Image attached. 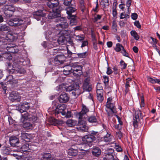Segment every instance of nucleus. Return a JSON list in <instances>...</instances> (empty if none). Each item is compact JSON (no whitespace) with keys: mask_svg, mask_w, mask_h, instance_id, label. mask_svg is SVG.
Listing matches in <instances>:
<instances>
[{"mask_svg":"<svg viewBox=\"0 0 160 160\" xmlns=\"http://www.w3.org/2000/svg\"><path fill=\"white\" fill-rule=\"evenodd\" d=\"M66 124L69 127H73L77 124V121L74 120L68 119L67 121Z\"/></svg>","mask_w":160,"mask_h":160,"instance_id":"34","label":"nucleus"},{"mask_svg":"<svg viewBox=\"0 0 160 160\" xmlns=\"http://www.w3.org/2000/svg\"><path fill=\"white\" fill-rule=\"evenodd\" d=\"M143 115L140 110L138 109L135 112V115L133 118V124L134 128H137L141 126L143 122Z\"/></svg>","mask_w":160,"mask_h":160,"instance_id":"3","label":"nucleus"},{"mask_svg":"<svg viewBox=\"0 0 160 160\" xmlns=\"http://www.w3.org/2000/svg\"><path fill=\"white\" fill-rule=\"evenodd\" d=\"M9 29V27L5 24H0V31H7Z\"/></svg>","mask_w":160,"mask_h":160,"instance_id":"42","label":"nucleus"},{"mask_svg":"<svg viewBox=\"0 0 160 160\" xmlns=\"http://www.w3.org/2000/svg\"><path fill=\"white\" fill-rule=\"evenodd\" d=\"M84 36L83 35H78L76 36V39L80 42L84 40Z\"/></svg>","mask_w":160,"mask_h":160,"instance_id":"49","label":"nucleus"},{"mask_svg":"<svg viewBox=\"0 0 160 160\" xmlns=\"http://www.w3.org/2000/svg\"><path fill=\"white\" fill-rule=\"evenodd\" d=\"M23 20L18 18H15L12 19L14 23V27L19 26L21 25L26 23L27 21L29 20L28 18H23Z\"/></svg>","mask_w":160,"mask_h":160,"instance_id":"15","label":"nucleus"},{"mask_svg":"<svg viewBox=\"0 0 160 160\" xmlns=\"http://www.w3.org/2000/svg\"><path fill=\"white\" fill-rule=\"evenodd\" d=\"M96 138L92 135H88L84 136L82 138L83 142L86 144L89 145V143L95 140Z\"/></svg>","mask_w":160,"mask_h":160,"instance_id":"14","label":"nucleus"},{"mask_svg":"<svg viewBox=\"0 0 160 160\" xmlns=\"http://www.w3.org/2000/svg\"><path fill=\"white\" fill-rule=\"evenodd\" d=\"M92 153L93 155L98 156L101 154V151L99 148L96 147L93 148Z\"/></svg>","mask_w":160,"mask_h":160,"instance_id":"32","label":"nucleus"},{"mask_svg":"<svg viewBox=\"0 0 160 160\" xmlns=\"http://www.w3.org/2000/svg\"><path fill=\"white\" fill-rule=\"evenodd\" d=\"M60 15V10L58 8H56L55 9H51V11L48 15V18L49 19H52L59 17Z\"/></svg>","mask_w":160,"mask_h":160,"instance_id":"11","label":"nucleus"},{"mask_svg":"<svg viewBox=\"0 0 160 160\" xmlns=\"http://www.w3.org/2000/svg\"><path fill=\"white\" fill-rule=\"evenodd\" d=\"M117 3H113L112 9V14L113 15V16L114 17H115L117 16V12L116 10V8L117 6Z\"/></svg>","mask_w":160,"mask_h":160,"instance_id":"40","label":"nucleus"},{"mask_svg":"<svg viewBox=\"0 0 160 160\" xmlns=\"http://www.w3.org/2000/svg\"><path fill=\"white\" fill-rule=\"evenodd\" d=\"M140 105L141 108L142 109L145 105L144 102V99L143 97H141V102H140Z\"/></svg>","mask_w":160,"mask_h":160,"instance_id":"61","label":"nucleus"},{"mask_svg":"<svg viewBox=\"0 0 160 160\" xmlns=\"http://www.w3.org/2000/svg\"><path fill=\"white\" fill-rule=\"evenodd\" d=\"M120 65L122 67V69H125L127 66V64L122 60H121L120 62Z\"/></svg>","mask_w":160,"mask_h":160,"instance_id":"51","label":"nucleus"},{"mask_svg":"<svg viewBox=\"0 0 160 160\" xmlns=\"http://www.w3.org/2000/svg\"><path fill=\"white\" fill-rule=\"evenodd\" d=\"M9 100L12 102H19L21 97L19 93L16 91H13L10 93L8 97Z\"/></svg>","mask_w":160,"mask_h":160,"instance_id":"7","label":"nucleus"},{"mask_svg":"<svg viewBox=\"0 0 160 160\" xmlns=\"http://www.w3.org/2000/svg\"><path fill=\"white\" fill-rule=\"evenodd\" d=\"M10 148L7 147H5L3 149V153L8 155L9 154L10 151Z\"/></svg>","mask_w":160,"mask_h":160,"instance_id":"57","label":"nucleus"},{"mask_svg":"<svg viewBox=\"0 0 160 160\" xmlns=\"http://www.w3.org/2000/svg\"><path fill=\"white\" fill-rule=\"evenodd\" d=\"M88 122L92 123H93L94 125L98 124V118L95 116H91L88 118Z\"/></svg>","mask_w":160,"mask_h":160,"instance_id":"26","label":"nucleus"},{"mask_svg":"<svg viewBox=\"0 0 160 160\" xmlns=\"http://www.w3.org/2000/svg\"><path fill=\"white\" fill-rule=\"evenodd\" d=\"M132 0H127L126 1V5L128 8V10H129V7L131 5Z\"/></svg>","mask_w":160,"mask_h":160,"instance_id":"62","label":"nucleus"},{"mask_svg":"<svg viewBox=\"0 0 160 160\" xmlns=\"http://www.w3.org/2000/svg\"><path fill=\"white\" fill-rule=\"evenodd\" d=\"M112 29H115L116 31H117V24L115 20L112 21Z\"/></svg>","mask_w":160,"mask_h":160,"instance_id":"60","label":"nucleus"},{"mask_svg":"<svg viewBox=\"0 0 160 160\" xmlns=\"http://www.w3.org/2000/svg\"><path fill=\"white\" fill-rule=\"evenodd\" d=\"M65 57L63 54L57 55L54 59V61L56 64H60L63 63L65 60Z\"/></svg>","mask_w":160,"mask_h":160,"instance_id":"18","label":"nucleus"},{"mask_svg":"<svg viewBox=\"0 0 160 160\" xmlns=\"http://www.w3.org/2000/svg\"><path fill=\"white\" fill-rule=\"evenodd\" d=\"M114 143L115 144V148L116 151L118 152H122V149L121 147L119 145H118L116 143Z\"/></svg>","mask_w":160,"mask_h":160,"instance_id":"52","label":"nucleus"},{"mask_svg":"<svg viewBox=\"0 0 160 160\" xmlns=\"http://www.w3.org/2000/svg\"><path fill=\"white\" fill-rule=\"evenodd\" d=\"M82 108L81 111L80 112L78 115V118L80 119L83 118V117L85 115L87 112L89 111L88 108L86 107L85 105L82 104Z\"/></svg>","mask_w":160,"mask_h":160,"instance_id":"24","label":"nucleus"},{"mask_svg":"<svg viewBox=\"0 0 160 160\" xmlns=\"http://www.w3.org/2000/svg\"><path fill=\"white\" fill-rule=\"evenodd\" d=\"M46 37L47 38L52 39L54 40V38L58 36V38L57 41L60 45H63L65 42V38L63 33L62 31H59L56 30L55 28H52L51 30H49L45 33Z\"/></svg>","mask_w":160,"mask_h":160,"instance_id":"1","label":"nucleus"},{"mask_svg":"<svg viewBox=\"0 0 160 160\" xmlns=\"http://www.w3.org/2000/svg\"><path fill=\"white\" fill-rule=\"evenodd\" d=\"M100 4L105 7L108 5V0H101Z\"/></svg>","mask_w":160,"mask_h":160,"instance_id":"53","label":"nucleus"},{"mask_svg":"<svg viewBox=\"0 0 160 160\" xmlns=\"http://www.w3.org/2000/svg\"><path fill=\"white\" fill-rule=\"evenodd\" d=\"M64 88H65V85L62 84L57 87L56 90L60 92H62L64 90Z\"/></svg>","mask_w":160,"mask_h":160,"instance_id":"48","label":"nucleus"},{"mask_svg":"<svg viewBox=\"0 0 160 160\" xmlns=\"http://www.w3.org/2000/svg\"><path fill=\"white\" fill-rule=\"evenodd\" d=\"M103 160H114V158L113 155H104Z\"/></svg>","mask_w":160,"mask_h":160,"instance_id":"47","label":"nucleus"},{"mask_svg":"<svg viewBox=\"0 0 160 160\" xmlns=\"http://www.w3.org/2000/svg\"><path fill=\"white\" fill-rule=\"evenodd\" d=\"M134 24V25L138 28L140 29L141 28V26L138 21H135Z\"/></svg>","mask_w":160,"mask_h":160,"instance_id":"63","label":"nucleus"},{"mask_svg":"<svg viewBox=\"0 0 160 160\" xmlns=\"http://www.w3.org/2000/svg\"><path fill=\"white\" fill-rule=\"evenodd\" d=\"M114 152V150L112 148H108L105 150L104 152V155H113Z\"/></svg>","mask_w":160,"mask_h":160,"instance_id":"39","label":"nucleus"},{"mask_svg":"<svg viewBox=\"0 0 160 160\" xmlns=\"http://www.w3.org/2000/svg\"><path fill=\"white\" fill-rule=\"evenodd\" d=\"M42 158L46 160H56L53 158L52 157L50 153H43L42 154Z\"/></svg>","mask_w":160,"mask_h":160,"instance_id":"28","label":"nucleus"},{"mask_svg":"<svg viewBox=\"0 0 160 160\" xmlns=\"http://www.w3.org/2000/svg\"><path fill=\"white\" fill-rule=\"evenodd\" d=\"M9 141L10 145L12 147L18 146L19 142L18 138L15 136L10 137Z\"/></svg>","mask_w":160,"mask_h":160,"instance_id":"22","label":"nucleus"},{"mask_svg":"<svg viewBox=\"0 0 160 160\" xmlns=\"http://www.w3.org/2000/svg\"><path fill=\"white\" fill-rule=\"evenodd\" d=\"M23 125V127L27 129H28L32 128L33 126V124L31 123L30 122H24Z\"/></svg>","mask_w":160,"mask_h":160,"instance_id":"35","label":"nucleus"},{"mask_svg":"<svg viewBox=\"0 0 160 160\" xmlns=\"http://www.w3.org/2000/svg\"><path fill=\"white\" fill-rule=\"evenodd\" d=\"M59 2L58 1H55V3L52 2H47V5L48 7L51 9H55L56 8H57Z\"/></svg>","mask_w":160,"mask_h":160,"instance_id":"30","label":"nucleus"},{"mask_svg":"<svg viewBox=\"0 0 160 160\" xmlns=\"http://www.w3.org/2000/svg\"><path fill=\"white\" fill-rule=\"evenodd\" d=\"M5 80L8 84H12L14 82L13 78L12 75H10L7 76Z\"/></svg>","mask_w":160,"mask_h":160,"instance_id":"36","label":"nucleus"},{"mask_svg":"<svg viewBox=\"0 0 160 160\" xmlns=\"http://www.w3.org/2000/svg\"><path fill=\"white\" fill-rule=\"evenodd\" d=\"M63 68L64 69H65L68 71L70 72L71 73L72 72V66H71L70 65H67L66 66H65L63 67Z\"/></svg>","mask_w":160,"mask_h":160,"instance_id":"54","label":"nucleus"},{"mask_svg":"<svg viewBox=\"0 0 160 160\" xmlns=\"http://www.w3.org/2000/svg\"><path fill=\"white\" fill-rule=\"evenodd\" d=\"M69 98L68 95L65 93H62L58 98V100L61 103H64L68 102Z\"/></svg>","mask_w":160,"mask_h":160,"instance_id":"21","label":"nucleus"},{"mask_svg":"<svg viewBox=\"0 0 160 160\" xmlns=\"http://www.w3.org/2000/svg\"><path fill=\"white\" fill-rule=\"evenodd\" d=\"M66 106L64 104L58 105L55 111V116L58 117V115L61 113L62 115H64L66 114Z\"/></svg>","mask_w":160,"mask_h":160,"instance_id":"8","label":"nucleus"},{"mask_svg":"<svg viewBox=\"0 0 160 160\" xmlns=\"http://www.w3.org/2000/svg\"><path fill=\"white\" fill-rule=\"evenodd\" d=\"M121 53L123 55V56L128 58L129 57L128 53L126 52V50L124 49V48L122 49V50L121 51Z\"/></svg>","mask_w":160,"mask_h":160,"instance_id":"56","label":"nucleus"},{"mask_svg":"<svg viewBox=\"0 0 160 160\" xmlns=\"http://www.w3.org/2000/svg\"><path fill=\"white\" fill-rule=\"evenodd\" d=\"M63 79L62 77H59L55 81V83L59 84L63 82Z\"/></svg>","mask_w":160,"mask_h":160,"instance_id":"58","label":"nucleus"},{"mask_svg":"<svg viewBox=\"0 0 160 160\" xmlns=\"http://www.w3.org/2000/svg\"><path fill=\"white\" fill-rule=\"evenodd\" d=\"M65 19L66 18L65 17H59L57 19V20L61 22L57 25L56 28L57 29H55L56 31H62V33L67 31V30H63V29H68V24L66 22Z\"/></svg>","mask_w":160,"mask_h":160,"instance_id":"4","label":"nucleus"},{"mask_svg":"<svg viewBox=\"0 0 160 160\" xmlns=\"http://www.w3.org/2000/svg\"><path fill=\"white\" fill-rule=\"evenodd\" d=\"M147 78L148 81L150 83L152 84L155 83V79H153L152 78L149 77V76L147 77Z\"/></svg>","mask_w":160,"mask_h":160,"instance_id":"59","label":"nucleus"},{"mask_svg":"<svg viewBox=\"0 0 160 160\" xmlns=\"http://www.w3.org/2000/svg\"><path fill=\"white\" fill-rule=\"evenodd\" d=\"M25 113L22 114V118H21V121L22 123H24V122H25V120H29V116L30 114H29L28 113L25 111L24 112Z\"/></svg>","mask_w":160,"mask_h":160,"instance_id":"29","label":"nucleus"},{"mask_svg":"<svg viewBox=\"0 0 160 160\" xmlns=\"http://www.w3.org/2000/svg\"><path fill=\"white\" fill-rule=\"evenodd\" d=\"M97 99L100 102H102L104 99L103 97V90L102 87H97Z\"/></svg>","mask_w":160,"mask_h":160,"instance_id":"12","label":"nucleus"},{"mask_svg":"<svg viewBox=\"0 0 160 160\" xmlns=\"http://www.w3.org/2000/svg\"><path fill=\"white\" fill-rule=\"evenodd\" d=\"M105 106V110L108 118H111L114 114L117 113V111L115 103L112 102V98L109 97L108 98Z\"/></svg>","mask_w":160,"mask_h":160,"instance_id":"2","label":"nucleus"},{"mask_svg":"<svg viewBox=\"0 0 160 160\" xmlns=\"http://www.w3.org/2000/svg\"><path fill=\"white\" fill-rule=\"evenodd\" d=\"M88 54L87 52L82 53H78L77 54L78 57L79 58H85L88 55Z\"/></svg>","mask_w":160,"mask_h":160,"instance_id":"46","label":"nucleus"},{"mask_svg":"<svg viewBox=\"0 0 160 160\" xmlns=\"http://www.w3.org/2000/svg\"><path fill=\"white\" fill-rule=\"evenodd\" d=\"M82 88L84 91L90 92L92 89V86L90 83V78L88 77L84 80Z\"/></svg>","mask_w":160,"mask_h":160,"instance_id":"9","label":"nucleus"},{"mask_svg":"<svg viewBox=\"0 0 160 160\" xmlns=\"http://www.w3.org/2000/svg\"><path fill=\"white\" fill-rule=\"evenodd\" d=\"M33 15L34 18L38 21L40 20L41 17L45 16V14L43 13L42 11L41 10H38L34 12Z\"/></svg>","mask_w":160,"mask_h":160,"instance_id":"23","label":"nucleus"},{"mask_svg":"<svg viewBox=\"0 0 160 160\" xmlns=\"http://www.w3.org/2000/svg\"><path fill=\"white\" fill-rule=\"evenodd\" d=\"M8 121L10 125H15V121L11 117L9 116L8 117Z\"/></svg>","mask_w":160,"mask_h":160,"instance_id":"55","label":"nucleus"},{"mask_svg":"<svg viewBox=\"0 0 160 160\" xmlns=\"http://www.w3.org/2000/svg\"><path fill=\"white\" fill-rule=\"evenodd\" d=\"M21 137L22 139L24 140L26 142H30V135L27 133H21Z\"/></svg>","mask_w":160,"mask_h":160,"instance_id":"27","label":"nucleus"},{"mask_svg":"<svg viewBox=\"0 0 160 160\" xmlns=\"http://www.w3.org/2000/svg\"><path fill=\"white\" fill-rule=\"evenodd\" d=\"M29 121H32V122H37L38 121V118L35 115L30 114L29 116Z\"/></svg>","mask_w":160,"mask_h":160,"instance_id":"43","label":"nucleus"},{"mask_svg":"<svg viewBox=\"0 0 160 160\" xmlns=\"http://www.w3.org/2000/svg\"><path fill=\"white\" fill-rule=\"evenodd\" d=\"M5 9L8 10L13 12L15 10L14 6L12 5L6 6Z\"/></svg>","mask_w":160,"mask_h":160,"instance_id":"45","label":"nucleus"},{"mask_svg":"<svg viewBox=\"0 0 160 160\" xmlns=\"http://www.w3.org/2000/svg\"><path fill=\"white\" fill-rule=\"evenodd\" d=\"M72 0H64V4L66 6L70 5L71 3Z\"/></svg>","mask_w":160,"mask_h":160,"instance_id":"64","label":"nucleus"},{"mask_svg":"<svg viewBox=\"0 0 160 160\" xmlns=\"http://www.w3.org/2000/svg\"><path fill=\"white\" fill-rule=\"evenodd\" d=\"M65 89L68 92L72 91V94L75 96H78L81 93L79 85L77 84H72L67 87L65 86L64 90Z\"/></svg>","mask_w":160,"mask_h":160,"instance_id":"5","label":"nucleus"},{"mask_svg":"<svg viewBox=\"0 0 160 160\" xmlns=\"http://www.w3.org/2000/svg\"><path fill=\"white\" fill-rule=\"evenodd\" d=\"M3 57L4 58L8 59L9 60H12V57L10 53H5L3 54Z\"/></svg>","mask_w":160,"mask_h":160,"instance_id":"50","label":"nucleus"},{"mask_svg":"<svg viewBox=\"0 0 160 160\" xmlns=\"http://www.w3.org/2000/svg\"><path fill=\"white\" fill-rule=\"evenodd\" d=\"M82 67L81 66L78 65L77 64H74L72 65V71L74 74L78 75L82 74L81 71Z\"/></svg>","mask_w":160,"mask_h":160,"instance_id":"17","label":"nucleus"},{"mask_svg":"<svg viewBox=\"0 0 160 160\" xmlns=\"http://www.w3.org/2000/svg\"><path fill=\"white\" fill-rule=\"evenodd\" d=\"M66 10L68 15V16H69L71 15H73L72 14V13L76 11V9L74 8L68 7L66 8Z\"/></svg>","mask_w":160,"mask_h":160,"instance_id":"31","label":"nucleus"},{"mask_svg":"<svg viewBox=\"0 0 160 160\" xmlns=\"http://www.w3.org/2000/svg\"><path fill=\"white\" fill-rule=\"evenodd\" d=\"M5 48H6L7 51L10 53H17L18 51L17 47L14 44H8Z\"/></svg>","mask_w":160,"mask_h":160,"instance_id":"13","label":"nucleus"},{"mask_svg":"<svg viewBox=\"0 0 160 160\" xmlns=\"http://www.w3.org/2000/svg\"><path fill=\"white\" fill-rule=\"evenodd\" d=\"M124 48L123 46L121 44L118 43L116 44V47L114 48L115 50L117 52L121 51L122 49Z\"/></svg>","mask_w":160,"mask_h":160,"instance_id":"41","label":"nucleus"},{"mask_svg":"<svg viewBox=\"0 0 160 160\" xmlns=\"http://www.w3.org/2000/svg\"><path fill=\"white\" fill-rule=\"evenodd\" d=\"M130 33L132 36L136 40H138L140 38L139 35L138 33L134 30H132L130 32Z\"/></svg>","mask_w":160,"mask_h":160,"instance_id":"38","label":"nucleus"},{"mask_svg":"<svg viewBox=\"0 0 160 160\" xmlns=\"http://www.w3.org/2000/svg\"><path fill=\"white\" fill-rule=\"evenodd\" d=\"M30 108L29 103L26 102H24L21 104L19 106L18 109L21 113L25 112L27 110H28Z\"/></svg>","mask_w":160,"mask_h":160,"instance_id":"20","label":"nucleus"},{"mask_svg":"<svg viewBox=\"0 0 160 160\" xmlns=\"http://www.w3.org/2000/svg\"><path fill=\"white\" fill-rule=\"evenodd\" d=\"M7 70L10 74H23L25 72V70L23 68H19L18 67H14L12 66L10 62H7Z\"/></svg>","mask_w":160,"mask_h":160,"instance_id":"6","label":"nucleus"},{"mask_svg":"<svg viewBox=\"0 0 160 160\" xmlns=\"http://www.w3.org/2000/svg\"><path fill=\"white\" fill-rule=\"evenodd\" d=\"M4 13L7 17L10 18L12 16L13 12L8 10L5 9Z\"/></svg>","mask_w":160,"mask_h":160,"instance_id":"44","label":"nucleus"},{"mask_svg":"<svg viewBox=\"0 0 160 160\" xmlns=\"http://www.w3.org/2000/svg\"><path fill=\"white\" fill-rule=\"evenodd\" d=\"M29 145L28 143H25L23 145L21 148L20 151L22 152H28L30 149Z\"/></svg>","mask_w":160,"mask_h":160,"instance_id":"33","label":"nucleus"},{"mask_svg":"<svg viewBox=\"0 0 160 160\" xmlns=\"http://www.w3.org/2000/svg\"><path fill=\"white\" fill-rule=\"evenodd\" d=\"M68 17L70 19V25L71 26L76 25L78 22V20L77 19V17L75 15H71L68 16Z\"/></svg>","mask_w":160,"mask_h":160,"instance_id":"25","label":"nucleus"},{"mask_svg":"<svg viewBox=\"0 0 160 160\" xmlns=\"http://www.w3.org/2000/svg\"><path fill=\"white\" fill-rule=\"evenodd\" d=\"M126 80L127 82L125 86V91L126 93H127L129 91L128 88L130 86L129 85V82L132 80V78H128L126 79Z\"/></svg>","mask_w":160,"mask_h":160,"instance_id":"37","label":"nucleus"},{"mask_svg":"<svg viewBox=\"0 0 160 160\" xmlns=\"http://www.w3.org/2000/svg\"><path fill=\"white\" fill-rule=\"evenodd\" d=\"M68 155L71 156H75L78 153V148L75 146H72L67 151Z\"/></svg>","mask_w":160,"mask_h":160,"instance_id":"16","label":"nucleus"},{"mask_svg":"<svg viewBox=\"0 0 160 160\" xmlns=\"http://www.w3.org/2000/svg\"><path fill=\"white\" fill-rule=\"evenodd\" d=\"M103 140L106 142H111V143H114V141H113L114 140V138L109 132H107L106 135L104 137Z\"/></svg>","mask_w":160,"mask_h":160,"instance_id":"19","label":"nucleus"},{"mask_svg":"<svg viewBox=\"0 0 160 160\" xmlns=\"http://www.w3.org/2000/svg\"><path fill=\"white\" fill-rule=\"evenodd\" d=\"M82 118L79 119L78 122V126L77 128L78 130L80 132H85L88 130L87 127L86 125V123Z\"/></svg>","mask_w":160,"mask_h":160,"instance_id":"10","label":"nucleus"}]
</instances>
